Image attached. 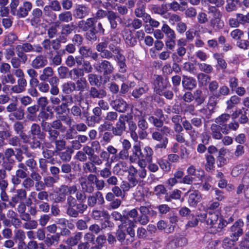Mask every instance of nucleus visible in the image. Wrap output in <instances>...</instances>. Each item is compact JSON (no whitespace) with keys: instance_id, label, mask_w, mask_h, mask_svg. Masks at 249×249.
<instances>
[{"instance_id":"f257e3e1","label":"nucleus","mask_w":249,"mask_h":249,"mask_svg":"<svg viewBox=\"0 0 249 249\" xmlns=\"http://www.w3.org/2000/svg\"><path fill=\"white\" fill-rule=\"evenodd\" d=\"M49 114L46 111L42 110L38 115V119L40 121V125L43 131L47 132L50 136H56L57 130L61 133L66 132L67 127L64 125L62 122L68 126H71L73 121V119L68 115L59 116V119L53 121L51 123L46 122L49 119Z\"/></svg>"},{"instance_id":"f03ea898","label":"nucleus","mask_w":249,"mask_h":249,"mask_svg":"<svg viewBox=\"0 0 249 249\" xmlns=\"http://www.w3.org/2000/svg\"><path fill=\"white\" fill-rule=\"evenodd\" d=\"M135 224L130 220H127V221L122 223L116 233L118 240L126 244L131 243L135 236Z\"/></svg>"},{"instance_id":"7ed1b4c3","label":"nucleus","mask_w":249,"mask_h":249,"mask_svg":"<svg viewBox=\"0 0 249 249\" xmlns=\"http://www.w3.org/2000/svg\"><path fill=\"white\" fill-rule=\"evenodd\" d=\"M95 48L96 51L100 53V56L107 60L114 59V55L119 53L120 52H123L117 42L108 44L107 41L99 42L96 45Z\"/></svg>"},{"instance_id":"20e7f679","label":"nucleus","mask_w":249,"mask_h":249,"mask_svg":"<svg viewBox=\"0 0 249 249\" xmlns=\"http://www.w3.org/2000/svg\"><path fill=\"white\" fill-rule=\"evenodd\" d=\"M76 28L75 25L73 23L63 24L61 26V30L60 36L49 43L53 45V50L58 51L61 48V43H65L68 41V36L71 34Z\"/></svg>"},{"instance_id":"39448f33","label":"nucleus","mask_w":249,"mask_h":249,"mask_svg":"<svg viewBox=\"0 0 249 249\" xmlns=\"http://www.w3.org/2000/svg\"><path fill=\"white\" fill-rule=\"evenodd\" d=\"M19 4V0H11L10 3V12L13 16H17L18 18H25L32 10L33 4L30 1H25L18 9Z\"/></svg>"},{"instance_id":"423d86ee","label":"nucleus","mask_w":249,"mask_h":249,"mask_svg":"<svg viewBox=\"0 0 249 249\" xmlns=\"http://www.w3.org/2000/svg\"><path fill=\"white\" fill-rule=\"evenodd\" d=\"M95 69L100 73H103V76L106 79V75L111 74L114 71V67L111 63L107 60H101L94 65Z\"/></svg>"},{"instance_id":"0eeeda50","label":"nucleus","mask_w":249,"mask_h":249,"mask_svg":"<svg viewBox=\"0 0 249 249\" xmlns=\"http://www.w3.org/2000/svg\"><path fill=\"white\" fill-rule=\"evenodd\" d=\"M97 20L95 18H89L86 20H81L78 21V28L83 32H87L89 30L96 28Z\"/></svg>"},{"instance_id":"6e6552de","label":"nucleus","mask_w":249,"mask_h":249,"mask_svg":"<svg viewBox=\"0 0 249 249\" xmlns=\"http://www.w3.org/2000/svg\"><path fill=\"white\" fill-rule=\"evenodd\" d=\"M89 13V8L84 4L76 5L73 10V16L76 19H83Z\"/></svg>"},{"instance_id":"1a4fd4ad","label":"nucleus","mask_w":249,"mask_h":249,"mask_svg":"<svg viewBox=\"0 0 249 249\" xmlns=\"http://www.w3.org/2000/svg\"><path fill=\"white\" fill-rule=\"evenodd\" d=\"M244 226V222L241 219H239L231 227V236L233 238V240L237 241L239 236L243 233L242 227Z\"/></svg>"},{"instance_id":"9d476101","label":"nucleus","mask_w":249,"mask_h":249,"mask_svg":"<svg viewBox=\"0 0 249 249\" xmlns=\"http://www.w3.org/2000/svg\"><path fill=\"white\" fill-rule=\"evenodd\" d=\"M43 16V11L39 8H36L32 10L31 15V25L36 27L41 22V18Z\"/></svg>"},{"instance_id":"9b49d317","label":"nucleus","mask_w":249,"mask_h":249,"mask_svg":"<svg viewBox=\"0 0 249 249\" xmlns=\"http://www.w3.org/2000/svg\"><path fill=\"white\" fill-rule=\"evenodd\" d=\"M47 64L46 56L43 54H39L32 60L31 65L34 69H40L44 68Z\"/></svg>"},{"instance_id":"f8f14e48","label":"nucleus","mask_w":249,"mask_h":249,"mask_svg":"<svg viewBox=\"0 0 249 249\" xmlns=\"http://www.w3.org/2000/svg\"><path fill=\"white\" fill-rule=\"evenodd\" d=\"M152 138L156 141L161 142L160 144H157V148L165 149L168 143V139L166 137H163L162 134L159 131H154L152 134Z\"/></svg>"},{"instance_id":"ddd939ff","label":"nucleus","mask_w":249,"mask_h":249,"mask_svg":"<svg viewBox=\"0 0 249 249\" xmlns=\"http://www.w3.org/2000/svg\"><path fill=\"white\" fill-rule=\"evenodd\" d=\"M89 93L90 97L92 99H103L107 95V92L105 89H98L95 86L91 87L89 89Z\"/></svg>"},{"instance_id":"4468645a","label":"nucleus","mask_w":249,"mask_h":249,"mask_svg":"<svg viewBox=\"0 0 249 249\" xmlns=\"http://www.w3.org/2000/svg\"><path fill=\"white\" fill-rule=\"evenodd\" d=\"M49 41H52V40L49 38L44 39L41 43V46L38 45L36 46V50L35 52L38 53H41L43 50H44L49 54L52 53L53 45L51 43H49Z\"/></svg>"},{"instance_id":"2eb2a0df","label":"nucleus","mask_w":249,"mask_h":249,"mask_svg":"<svg viewBox=\"0 0 249 249\" xmlns=\"http://www.w3.org/2000/svg\"><path fill=\"white\" fill-rule=\"evenodd\" d=\"M111 105L116 111L121 113L125 112L128 107L126 102L122 98L116 99L112 101Z\"/></svg>"},{"instance_id":"dca6fc26","label":"nucleus","mask_w":249,"mask_h":249,"mask_svg":"<svg viewBox=\"0 0 249 249\" xmlns=\"http://www.w3.org/2000/svg\"><path fill=\"white\" fill-rule=\"evenodd\" d=\"M182 85L183 88L188 90H192L196 87V81L192 77L182 75Z\"/></svg>"},{"instance_id":"f3484780","label":"nucleus","mask_w":249,"mask_h":249,"mask_svg":"<svg viewBox=\"0 0 249 249\" xmlns=\"http://www.w3.org/2000/svg\"><path fill=\"white\" fill-rule=\"evenodd\" d=\"M117 62V65L119 67V71L121 73H125L127 70V66L125 63L126 59L123 54L122 52L114 55V59Z\"/></svg>"},{"instance_id":"a211bd4d","label":"nucleus","mask_w":249,"mask_h":249,"mask_svg":"<svg viewBox=\"0 0 249 249\" xmlns=\"http://www.w3.org/2000/svg\"><path fill=\"white\" fill-rule=\"evenodd\" d=\"M59 132L58 130H57V134L56 136H50L48 135V138L51 142H54L55 146V151L60 152L66 149V142L64 140H57V137L59 135Z\"/></svg>"},{"instance_id":"6ab92c4d","label":"nucleus","mask_w":249,"mask_h":249,"mask_svg":"<svg viewBox=\"0 0 249 249\" xmlns=\"http://www.w3.org/2000/svg\"><path fill=\"white\" fill-rule=\"evenodd\" d=\"M125 129V123L124 120L120 119L111 128L112 134L116 136H121Z\"/></svg>"},{"instance_id":"aec40b11","label":"nucleus","mask_w":249,"mask_h":249,"mask_svg":"<svg viewBox=\"0 0 249 249\" xmlns=\"http://www.w3.org/2000/svg\"><path fill=\"white\" fill-rule=\"evenodd\" d=\"M75 91H79V94L89 89V83L85 78H80L74 82Z\"/></svg>"},{"instance_id":"412c9836","label":"nucleus","mask_w":249,"mask_h":249,"mask_svg":"<svg viewBox=\"0 0 249 249\" xmlns=\"http://www.w3.org/2000/svg\"><path fill=\"white\" fill-rule=\"evenodd\" d=\"M163 78L160 75H157L154 81V91L158 94L161 95L162 91L166 88V86L163 82Z\"/></svg>"},{"instance_id":"4be33fe9","label":"nucleus","mask_w":249,"mask_h":249,"mask_svg":"<svg viewBox=\"0 0 249 249\" xmlns=\"http://www.w3.org/2000/svg\"><path fill=\"white\" fill-rule=\"evenodd\" d=\"M222 129L223 127L216 124H213L211 125L210 129L211 135L214 139L220 140L223 138Z\"/></svg>"},{"instance_id":"5701e85b","label":"nucleus","mask_w":249,"mask_h":249,"mask_svg":"<svg viewBox=\"0 0 249 249\" xmlns=\"http://www.w3.org/2000/svg\"><path fill=\"white\" fill-rule=\"evenodd\" d=\"M123 37L125 40V43L130 47H133L137 44V40L133 36L131 32L124 29L122 32Z\"/></svg>"},{"instance_id":"b1692460","label":"nucleus","mask_w":249,"mask_h":249,"mask_svg":"<svg viewBox=\"0 0 249 249\" xmlns=\"http://www.w3.org/2000/svg\"><path fill=\"white\" fill-rule=\"evenodd\" d=\"M17 83L18 85H15L11 88V90L16 93H19L25 91L27 82L24 77L18 78Z\"/></svg>"},{"instance_id":"393cba45","label":"nucleus","mask_w":249,"mask_h":249,"mask_svg":"<svg viewBox=\"0 0 249 249\" xmlns=\"http://www.w3.org/2000/svg\"><path fill=\"white\" fill-rule=\"evenodd\" d=\"M202 197L198 191H194L190 193L188 199V202L190 206L195 207L201 200Z\"/></svg>"},{"instance_id":"a878e982","label":"nucleus","mask_w":249,"mask_h":249,"mask_svg":"<svg viewBox=\"0 0 249 249\" xmlns=\"http://www.w3.org/2000/svg\"><path fill=\"white\" fill-rule=\"evenodd\" d=\"M41 125L34 123L32 124L30 129V133L32 137L37 136L38 138L43 140L45 138V134L41 131Z\"/></svg>"},{"instance_id":"bb28decb","label":"nucleus","mask_w":249,"mask_h":249,"mask_svg":"<svg viewBox=\"0 0 249 249\" xmlns=\"http://www.w3.org/2000/svg\"><path fill=\"white\" fill-rule=\"evenodd\" d=\"M88 182L81 181V184L82 189L86 192H91L93 191L92 184L95 182L97 178L93 175H89L88 177Z\"/></svg>"},{"instance_id":"cd10ccee","label":"nucleus","mask_w":249,"mask_h":249,"mask_svg":"<svg viewBox=\"0 0 249 249\" xmlns=\"http://www.w3.org/2000/svg\"><path fill=\"white\" fill-rule=\"evenodd\" d=\"M152 155L153 151L151 147L146 146L141 151L137 158L138 159L146 160L147 162H150L152 159Z\"/></svg>"},{"instance_id":"c85d7f7f","label":"nucleus","mask_w":249,"mask_h":249,"mask_svg":"<svg viewBox=\"0 0 249 249\" xmlns=\"http://www.w3.org/2000/svg\"><path fill=\"white\" fill-rule=\"evenodd\" d=\"M58 21L55 22L57 24L58 22L69 23L73 20L72 15L71 12L65 11L59 13L58 15Z\"/></svg>"},{"instance_id":"c756f323","label":"nucleus","mask_w":249,"mask_h":249,"mask_svg":"<svg viewBox=\"0 0 249 249\" xmlns=\"http://www.w3.org/2000/svg\"><path fill=\"white\" fill-rule=\"evenodd\" d=\"M218 219V214L217 213H212L209 212L208 216L206 221V224L207 227L210 228H215Z\"/></svg>"},{"instance_id":"7c9ffc66","label":"nucleus","mask_w":249,"mask_h":249,"mask_svg":"<svg viewBox=\"0 0 249 249\" xmlns=\"http://www.w3.org/2000/svg\"><path fill=\"white\" fill-rule=\"evenodd\" d=\"M89 160L91 161V162H88L86 163V167L89 170V171H95L96 170V168L95 167L93 163L100 165L102 163V160L99 158V157L94 154L91 157H89Z\"/></svg>"},{"instance_id":"2f4dec72","label":"nucleus","mask_w":249,"mask_h":249,"mask_svg":"<svg viewBox=\"0 0 249 249\" xmlns=\"http://www.w3.org/2000/svg\"><path fill=\"white\" fill-rule=\"evenodd\" d=\"M193 94L194 100L196 103L197 105L202 104L207 97V95L204 94L203 91L200 89H196L195 91H194Z\"/></svg>"},{"instance_id":"473e14b6","label":"nucleus","mask_w":249,"mask_h":249,"mask_svg":"<svg viewBox=\"0 0 249 249\" xmlns=\"http://www.w3.org/2000/svg\"><path fill=\"white\" fill-rule=\"evenodd\" d=\"M54 71L51 67H47L43 69L42 73L39 76L40 80L42 82L48 81L53 76Z\"/></svg>"},{"instance_id":"72a5a7b5","label":"nucleus","mask_w":249,"mask_h":249,"mask_svg":"<svg viewBox=\"0 0 249 249\" xmlns=\"http://www.w3.org/2000/svg\"><path fill=\"white\" fill-rule=\"evenodd\" d=\"M119 18L117 14L113 11H108V17L107 19L109 22L110 28L112 30H118V26L117 19Z\"/></svg>"},{"instance_id":"f704fd0d","label":"nucleus","mask_w":249,"mask_h":249,"mask_svg":"<svg viewBox=\"0 0 249 249\" xmlns=\"http://www.w3.org/2000/svg\"><path fill=\"white\" fill-rule=\"evenodd\" d=\"M149 90L148 86L144 84L143 86L136 88L131 93L132 95L136 99L140 98L143 94L147 93Z\"/></svg>"},{"instance_id":"c9c22d12","label":"nucleus","mask_w":249,"mask_h":249,"mask_svg":"<svg viewBox=\"0 0 249 249\" xmlns=\"http://www.w3.org/2000/svg\"><path fill=\"white\" fill-rule=\"evenodd\" d=\"M40 166L42 170H49L50 171H59L58 168L53 166V164L44 159H41L40 161Z\"/></svg>"},{"instance_id":"e433bc0d","label":"nucleus","mask_w":249,"mask_h":249,"mask_svg":"<svg viewBox=\"0 0 249 249\" xmlns=\"http://www.w3.org/2000/svg\"><path fill=\"white\" fill-rule=\"evenodd\" d=\"M157 227L160 230H164L165 232L170 233L174 231L175 225H168L165 221L160 220L158 222Z\"/></svg>"},{"instance_id":"4c0bfd02","label":"nucleus","mask_w":249,"mask_h":249,"mask_svg":"<svg viewBox=\"0 0 249 249\" xmlns=\"http://www.w3.org/2000/svg\"><path fill=\"white\" fill-rule=\"evenodd\" d=\"M107 150L109 159H110V162L118 161V150L112 145H108L107 148Z\"/></svg>"},{"instance_id":"58836bf2","label":"nucleus","mask_w":249,"mask_h":249,"mask_svg":"<svg viewBox=\"0 0 249 249\" xmlns=\"http://www.w3.org/2000/svg\"><path fill=\"white\" fill-rule=\"evenodd\" d=\"M87 112L82 111L80 107L77 105L73 106L71 109V113L75 117L82 119Z\"/></svg>"},{"instance_id":"ea45409f","label":"nucleus","mask_w":249,"mask_h":249,"mask_svg":"<svg viewBox=\"0 0 249 249\" xmlns=\"http://www.w3.org/2000/svg\"><path fill=\"white\" fill-rule=\"evenodd\" d=\"M84 72L81 68H74L70 71V77L73 80H77L80 78H83Z\"/></svg>"},{"instance_id":"a19ab883","label":"nucleus","mask_w":249,"mask_h":249,"mask_svg":"<svg viewBox=\"0 0 249 249\" xmlns=\"http://www.w3.org/2000/svg\"><path fill=\"white\" fill-rule=\"evenodd\" d=\"M197 79L199 85L206 86L211 80V76L206 73L200 72L197 74Z\"/></svg>"},{"instance_id":"79ce46f5","label":"nucleus","mask_w":249,"mask_h":249,"mask_svg":"<svg viewBox=\"0 0 249 249\" xmlns=\"http://www.w3.org/2000/svg\"><path fill=\"white\" fill-rule=\"evenodd\" d=\"M101 78V76L98 74L90 73L87 76L88 83L91 87L98 86V84L100 85L101 82L99 79V77Z\"/></svg>"},{"instance_id":"37998d69","label":"nucleus","mask_w":249,"mask_h":249,"mask_svg":"<svg viewBox=\"0 0 249 249\" xmlns=\"http://www.w3.org/2000/svg\"><path fill=\"white\" fill-rule=\"evenodd\" d=\"M223 126H224L223 129H222L223 134L227 135L229 133L230 130L236 131L238 128L239 125L238 122L234 121V122H231L228 124H225L223 125Z\"/></svg>"},{"instance_id":"c03bdc74","label":"nucleus","mask_w":249,"mask_h":249,"mask_svg":"<svg viewBox=\"0 0 249 249\" xmlns=\"http://www.w3.org/2000/svg\"><path fill=\"white\" fill-rule=\"evenodd\" d=\"M123 214H124V217L125 218V221H127V220H129V218H131L133 219V222L136 223V218L138 215V211L136 209H133L130 211L124 210L123 212ZM133 222V221H132Z\"/></svg>"},{"instance_id":"a18cd8bd","label":"nucleus","mask_w":249,"mask_h":249,"mask_svg":"<svg viewBox=\"0 0 249 249\" xmlns=\"http://www.w3.org/2000/svg\"><path fill=\"white\" fill-rule=\"evenodd\" d=\"M128 128L130 131V136L133 141L135 142H138V136L136 130L137 126L135 123L133 121H130L128 122Z\"/></svg>"},{"instance_id":"49530a36","label":"nucleus","mask_w":249,"mask_h":249,"mask_svg":"<svg viewBox=\"0 0 249 249\" xmlns=\"http://www.w3.org/2000/svg\"><path fill=\"white\" fill-rule=\"evenodd\" d=\"M92 217L95 220L109 219V215L105 211L93 210L92 212Z\"/></svg>"},{"instance_id":"de8ad7c7","label":"nucleus","mask_w":249,"mask_h":249,"mask_svg":"<svg viewBox=\"0 0 249 249\" xmlns=\"http://www.w3.org/2000/svg\"><path fill=\"white\" fill-rule=\"evenodd\" d=\"M73 152L71 148L67 147L64 150L59 152L60 159L63 161H69L71 159V155Z\"/></svg>"},{"instance_id":"09e8293b","label":"nucleus","mask_w":249,"mask_h":249,"mask_svg":"<svg viewBox=\"0 0 249 249\" xmlns=\"http://www.w3.org/2000/svg\"><path fill=\"white\" fill-rule=\"evenodd\" d=\"M16 47L26 53L34 52L35 51L33 45L29 42L23 43L17 45Z\"/></svg>"},{"instance_id":"8fccbe9b","label":"nucleus","mask_w":249,"mask_h":249,"mask_svg":"<svg viewBox=\"0 0 249 249\" xmlns=\"http://www.w3.org/2000/svg\"><path fill=\"white\" fill-rule=\"evenodd\" d=\"M118 118V114L114 111H110L107 112L104 117V121H106L111 124H113L117 121Z\"/></svg>"},{"instance_id":"3c124183","label":"nucleus","mask_w":249,"mask_h":249,"mask_svg":"<svg viewBox=\"0 0 249 249\" xmlns=\"http://www.w3.org/2000/svg\"><path fill=\"white\" fill-rule=\"evenodd\" d=\"M151 10L155 14H159L161 16L164 15L167 12L166 5L165 4H162L161 6L156 4H152L151 6Z\"/></svg>"},{"instance_id":"603ef678","label":"nucleus","mask_w":249,"mask_h":249,"mask_svg":"<svg viewBox=\"0 0 249 249\" xmlns=\"http://www.w3.org/2000/svg\"><path fill=\"white\" fill-rule=\"evenodd\" d=\"M162 31L167 38L176 37L175 31L167 24L163 25Z\"/></svg>"},{"instance_id":"864d4df0","label":"nucleus","mask_w":249,"mask_h":249,"mask_svg":"<svg viewBox=\"0 0 249 249\" xmlns=\"http://www.w3.org/2000/svg\"><path fill=\"white\" fill-rule=\"evenodd\" d=\"M230 117L231 115L230 114L228 113H223L216 118L214 122L216 124L220 126L221 125L222 127H224L223 125L225 124H224L230 119Z\"/></svg>"},{"instance_id":"5fc2aeb1","label":"nucleus","mask_w":249,"mask_h":249,"mask_svg":"<svg viewBox=\"0 0 249 249\" xmlns=\"http://www.w3.org/2000/svg\"><path fill=\"white\" fill-rule=\"evenodd\" d=\"M148 120L156 127L160 128L163 125L164 119L154 117L153 115L150 116Z\"/></svg>"},{"instance_id":"6e6d98bb","label":"nucleus","mask_w":249,"mask_h":249,"mask_svg":"<svg viewBox=\"0 0 249 249\" xmlns=\"http://www.w3.org/2000/svg\"><path fill=\"white\" fill-rule=\"evenodd\" d=\"M25 112L24 109L21 107H18L17 109L11 113L9 116H13L17 120H22L24 118Z\"/></svg>"},{"instance_id":"4d7b16f0","label":"nucleus","mask_w":249,"mask_h":249,"mask_svg":"<svg viewBox=\"0 0 249 249\" xmlns=\"http://www.w3.org/2000/svg\"><path fill=\"white\" fill-rule=\"evenodd\" d=\"M82 238V233L77 232L74 236L68 238L66 241V243L70 246H75L81 240Z\"/></svg>"},{"instance_id":"13d9d810","label":"nucleus","mask_w":249,"mask_h":249,"mask_svg":"<svg viewBox=\"0 0 249 249\" xmlns=\"http://www.w3.org/2000/svg\"><path fill=\"white\" fill-rule=\"evenodd\" d=\"M235 17L238 18L240 25H245L249 24V12L246 15L242 13H236Z\"/></svg>"},{"instance_id":"bf43d9fd","label":"nucleus","mask_w":249,"mask_h":249,"mask_svg":"<svg viewBox=\"0 0 249 249\" xmlns=\"http://www.w3.org/2000/svg\"><path fill=\"white\" fill-rule=\"evenodd\" d=\"M75 84L72 81L64 83L62 86L63 91L67 94H70L75 91Z\"/></svg>"},{"instance_id":"052dcab7","label":"nucleus","mask_w":249,"mask_h":249,"mask_svg":"<svg viewBox=\"0 0 249 249\" xmlns=\"http://www.w3.org/2000/svg\"><path fill=\"white\" fill-rule=\"evenodd\" d=\"M28 143L30 148L33 150L40 149L43 146L41 142L36 137H32Z\"/></svg>"},{"instance_id":"680f3d73","label":"nucleus","mask_w":249,"mask_h":249,"mask_svg":"<svg viewBox=\"0 0 249 249\" xmlns=\"http://www.w3.org/2000/svg\"><path fill=\"white\" fill-rule=\"evenodd\" d=\"M97 34H98V33L96 28L89 30L88 32L86 33V38L90 42H95L97 40Z\"/></svg>"},{"instance_id":"e2e57ef3","label":"nucleus","mask_w":249,"mask_h":249,"mask_svg":"<svg viewBox=\"0 0 249 249\" xmlns=\"http://www.w3.org/2000/svg\"><path fill=\"white\" fill-rule=\"evenodd\" d=\"M91 51V48L87 46H80L79 49V53L83 58L89 57V54Z\"/></svg>"},{"instance_id":"0e129e2a","label":"nucleus","mask_w":249,"mask_h":249,"mask_svg":"<svg viewBox=\"0 0 249 249\" xmlns=\"http://www.w3.org/2000/svg\"><path fill=\"white\" fill-rule=\"evenodd\" d=\"M69 69L65 66H60L57 69V72L59 77L62 79H64L68 77L70 75Z\"/></svg>"},{"instance_id":"69168bd1","label":"nucleus","mask_w":249,"mask_h":249,"mask_svg":"<svg viewBox=\"0 0 249 249\" xmlns=\"http://www.w3.org/2000/svg\"><path fill=\"white\" fill-rule=\"evenodd\" d=\"M60 236V234L57 233L54 235L51 236V237H47L45 240V243L48 246L57 245L59 240Z\"/></svg>"},{"instance_id":"338daca9","label":"nucleus","mask_w":249,"mask_h":249,"mask_svg":"<svg viewBox=\"0 0 249 249\" xmlns=\"http://www.w3.org/2000/svg\"><path fill=\"white\" fill-rule=\"evenodd\" d=\"M199 69L204 73H210L213 71V68L211 65L205 63H198Z\"/></svg>"},{"instance_id":"774afa93","label":"nucleus","mask_w":249,"mask_h":249,"mask_svg":"<svg viewBox=\"0 0 249 249\" xmlns=\"http://www.w3.org/2000/svg\"><path fill=\"white\" fill-rule=\"evenodd\" d=\"M51 64L53 66H59L62 63V56L57 51L56 54L50 57Z\"/></svg>"}]
</instances>
